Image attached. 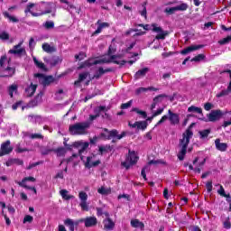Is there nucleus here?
I'll use <instances>...</instances> for the list:
<instances>
[{"label": "nucleus", "mask_w": 231, "mask_h": 231, "mask_svg": "<svg viewBox=\"0 0 231 231\" xmlns=\"http://www.w3.org/2000/svg\"><path fill=\"white\" fill-rule=\"evenodd\" d=\"M192 136H194V133H192L190 128H188L182 134V138L180 140V151L177 156L180 162L185 160V155L187 154V147H189V143H190V138H192Z\"/></svg>", "instance_id": "obj_1"}, {"label": "nucleus", "mask_w": 231, "mask_h": 231, "mask_svg": "<svg viewBox=\"0 0 231 231\" xmlns=\"http://www.w3.org/2000/svg\"><path fill=\"white\" fill-rule=\"evenodd\" d=\"M88 129H89L88 122L76 123L69 127L70 134L74 135L88 134Z\"/></svg>", "instance_id": "obj_2"}, {"label": "nucleus", "mask_w": 231, "mask_h": 231, "mask_svg": "<svg viewBox=\"0 0 231 231\" xmlns=\"http://www.w3.org/2000/svg\"><path fill=\"white\" fill-rule=\"evenodd\" d=\"M24 14H31L32 17H41V15L51 14V9L42 12L41 11V5H39V4H28L24 10Z\"/></svg>", "instance_id": "obj_3"}, {"label": "nucleus", "mask_w": 231, "mask_h": 231, "mask_svg": "<svg viewBox=\"0 0 231 231\" xmlns=\"http://www.w3.org/2000/svg\"><path fill=\"white\" fill-rule=\"evenodd\" d=\"M168 115L169 116H163L156 125H161V124L167 122V120L170 121L171 125H178V124H180V115L173 113L171 110H168Z\"/></svg>", "instance_id": "obj_4"}, {"label": "nucleus", "mask_w": 231, "mask_h": 231, "mask_svg": "<svg viewBox=\"0 0 231 231\" xmlns=\"http://www.w3.org/2000/svg\"><path fill=\"white\" fill-rule=\"evenodd\" d=\"M23 41H21L18 44L14 45L8 51L9 55H14V57H26V48L23 46Z\"/></svg>", "instance_id": "obj_5"}, {"label": "nucleus", "mask_w": 231, "mask_h": 231, "mask_svg": "<svg viewBox=\"0 0 231 231\" xmlns=\"http://www.w3.org/2000/svg\"><path fill=\"white\" fill-rule=\"evenodd\" d=\"M0 68L5 69L8 74L6 77H12L15 73V69L10 67V60L6 56H2L0 59Z\"/></svg>", "instance_id": "obj_6"}, {"label": "nucleus", "mask_w": 231, "mask_h": 231, "mask_svg": "<svg viewBox=\"0 0 231 231\" xmlns=\"http://www.w3.org/2000/svg\"><path fill=\"white\" fill-rule=\"evenodd\" d=\"M136 162H138V155H136L135 152L129 151V154L126 157L125 162H122V165L125 169H129V167H131V165H134V163H136Z\"/></svg>", "instance_id": "obj_7"}, {"label": "nucleus", "mask_w": 231, "mask_h": 231, "mask_svg": "<svg viewBox=\"0 0 231 231\" xmlns=\"http://www.w3.org/2000/svg\"><path fill=\"white\" fill-rule=\"evenodd\" d=\"M79 207L81 208V210L85 212H89V204L88 203V193L86 191H79Z\"/></svg>", "instance_id": "obj_8"}, {"label": "nucleus", "mask_w": 231, "mask_h": 231, "mask_svg": "<svg viewBox=\"0 0 231 231\" xmlns=\"http://www.w3.org/2000/svg\"><path fill=\"white\" fill-rule=\"evenodd\" d=\"M152 32H154L155 33H157V35L155 36V39L157 41H160V39L161 40L165 39V37H167V35L169 34L167 31H163V29H162V27L158 26V24L156 23L152 24Z\"/></svg>", "instance_id": "obj_9"}, {"label": "nucleus", "mask_w": 231, "mask_h": 231, "mask_svg": "<svg viewBox=\"0 0 231 231\" xmlns=\"http://www.w3.org/2000/svg\"><path fill=\"white\" fill-rule=\"evenodd\" d=\"M34 78L38 79L39 82L42 84V86H50V84L55 82V79L52 76H44L42 74H34Z\"/></svg>", "instance_id": "obj_10"}, {"label": "nucleus", "mask_w": 231, "mask_h": 231, "mask_svg": "<svg viewBox=\"0 0 231 231\" xmlns=\"http://www.w3.org/2000/svg\"><path fill=\"white\" fill-rule=\"evenodd\" d=\"M27 181H35V178L33 177H26L24 179H23L22 181L20 182H17V184L20 186V187H23V189H28L29 190H32L34 192V194H37V189H35V187H30L28 186Z\"/></svg>", "instance_id": "obj_11"}, {"label": "nucleus", "mask_w": 231, "mask_h": 231, "mask_svg": "<svg viewBox=\"0 0 231 231\" xmlns=\"http://www.w3.org/2000/svg\"><path fill=\"white\" fill-rule=\"evenodd\" d=\"M10 140L5 141L1 144V152L0 156H5L6 154H10L12 151H14V147L10 144Z\"/></svg>", "instance_id": "obj_12"}, {"label": "nucleus", "mask_w": 231, "mask_h": 231, "mask_svg": "<svg viewBox=\"0 0 231 231\" xmlns=\"http://www.w3.org/2000/svg\"><path fill=\"white\" fill-rule=\"evenodd\" d=\"M107 62H109V60L106 59H100V60L90 59L85 61L81 66V68H89L90 66H95L97 64H102V63H107Z\"/></svg>", "instance_id": "obj_13"}, {"label": "nucleus", "mask_w": 231, "mask_h": 231, "mask_svg": "<svg viewBox=\"0 0 231 231\" xmlns=\"http://www.w3.org/2000/svg\"><path fill=\"white\" fill-rule=\"evenodd\" d=\"M223 116V112L221 110H212L208 116L209 122H217Z\"/></svg>", "instance_id": "obj_14"}, {"label": "nucleus", "mask_w": 231, "mask_h": 231, "mask_svg": "<svg viewBox=\"0 0 231 231\" xmlns=\"http://www.w3.org/2000/svg\"><path fill=\"white\" fill-rule=\"evenodd\" d=\"M94 160H95V155L87 157L85 167H87V169H91V167H97V165H100V160H97V161H94Z\"/></svg>", "instance_id": "obj_15"}, {"label": "nucleus", "mask_w": 231, "mask_h": 231, "mask_svg": "<svg viewBox=\"0 0 231 231\" xmlns=\"http://www.w3.org/2000/svg\"><path fill=\"white\" fill-rule=\"evenodd\" d=\"M106 218L103 221L105 230H113L115 228V223L111 218H109V213H105Z\"/></svg>", "instance_id": "obj_16"}, {"label": "nucleus", "mask_w": 231, "mask_h": 231, "mask_svg": "<svg viewBox=\"0 0 231 231\" xmlns=\"http://www.w3.org/2000/svg\"><path fill=\"white\" fill-rule=\"evenodd\" d=\"M164 98H167V95H165V94H161V95L155 97L153 98V102L151 106V110L152 111L153 109H156V106H158V104H162V102H163Z\"/></svg>", "instance_id": "obj_17"}, {"label": "nucleus", "mask_w": 231, "mask_h": 231, "mask_svg": "<svg viewBox=\"0 0 231 231\" xmlns=\"http://www.w3.org/2000/svg\"><path fill=\"white\" fill-rule=\"evenodd\" d=\"M226 73H229L230 82L226 89L222 90L220 93L217 95V98H221V97H226L231 93V70L228 69Z\"/></svg>", "instance_id": "obj_18"}, {"label": "nucleus", "mask_w": 231, "mask_h": 231, "mask_svg": "<svg viewBox=\"0 0 231 231\" xmlns=\"http://www.w3.org/2000/svg\"><path fill=\"white\" fill-rule=\"evenodd\" d=\"M201 48H204V45H190L189 47H187L186 49L182 50L180 53L181 55H187L189 53H191V51L201 50Z\"/></svg>", "instance_id": "obj_19"}, {"label": "nucleus", "mask_w": 231, "mask_h": 231, "mask_svg": "<svg viewBox=\"0 0 231 231\" xmlns=\"http://www.w3.org/2000/svg\"><path fill=\"white\" fill-rule=\"evenodd\" d=\"M158 163H164L162 161H154V160H152L148 162V164L141 171V175L143 176V178L144 180H147V175L145 174V171H149V166L150 165H158Z\"/></svg>", "instance_id": "obj_20"}, {"label": "nucleus", "mask_w": 231, "mask_h": 231, "mask_svg": "<svg viewBox=\"0 0 231 231\" xmlns=\"http://www.w3.org/2000/svg\"><path fill=\"white\" fill-rule=\"evenodd\" d=\"M35 91H37V84L31 83L25 88L26 97H33V95H35Z\"/></svg>", "instance_id": "obj_21"}, {"label": "nucleus", "mask_w": 231, "mask_h": 231, "mask_svg": "<svg viewBox=\"0 0 231 231\" xmlns=\"http://www.w3.org/2000/svg\"><path fill=\"white\" fill-rule=\"evenodd\" d=\"M97 223H98V220L95 217H86L85 226L87 228H91L93 226H97Z\"/></svg>", "instance_id": "obj_22"}, {"label": "nucleus", "mask_w": 231, "mask_h": 231, "mask_svg": "<svg viewBox=\"0 0 231 231\" xmlns=\"http://www.w3.org/2000/svg\"><path fill=\"white\" fill-rule=\"evenodd\" d=\"M74 145H75V147H77L79 149V154H82V152H84V151H86V149H88V147H89V143H88V142L83 143V142L79 141V142H76L74 143Z\"/></svg>", "instance_id": "obj_23"}, {"label": "nucleus", "mask_w": 231, "mask_h": 231, "mask_svg": "<svg viewBox=\"0 0 231 231\" xmlns=\"http://www.w3.org/2000/svg\"><path fill=\"white\" fill-rule=\"evenodd\" d=\"M215 145L217 151H220L221 152H225L228 149V144L221 143V140L219 139H216Z\"/></svg>", "instance_id": "obj_24"}, {"label": "nucleus", "mask_w": 231, "mask_h": 231, "mask_svg": "<svg viewBox=\"0 0 231 231\" xmlns=\"http://www.w3.org/2000/svg\"><path fill=\"white\" fill-rule=\"evenodd\" d=\"M130 225L133 228H139L140 230H143V228H145V225L138 219H132Z\"/></svg>", "instance_id": "obj_25"}, {"label": "nucleus", "mask_w": 231, "mask_h": 231, "mask_svg": "<svg viewBox=\"0 0 231 231\" xmlns=\"http://www.w3.org/2000/svg\"><path fill=\"white\" fill-rule=\"evenodd\" d=\"M147 73H149V68H143V69L138 70L134 74L135 80H138L139 79H142V77H145V75H147Z\"/></svg>", "instance_id": "obj_26"}, {"label": "nucleus", "mask_w": 231, "mask_h": 231, "mask_svg": "<svg viewBox=\"0 0 231 231\" xmlns=\"http://www.w3.org/2000/svg\"><path fill=\"white\" fill-rule=\"evenodd\" d=\"M107 138H111V136H116L117 137V140H122L124 136H125V132H123L122 134H118V131L116 130H112L110 132H107Z\"/></svg>", "instance_id": "obj_27"}, {"label": "nucleus", "mask_w": 231, "mask_h": 231, "mask_svg": "<svg viewBox=\"0 0 231 231\" xmlns=\"http://www.w3.org/2000/svg\"><path fill=\"white\" fill-rule=\"evenodd\" d=\"M42 50L46 53H53V52L57 51V49L55 47L50 45L49 43H43Z\"/></svg>", "instance_id": "obj_28"}, {"label": "nucleus", "mask_w": 231, "mask_h": 231, "mask_svg": "<svg viewBox=\"0 0 231 231\" xmlns=\"http://www.w3.org/2000/svg\"><path fill=\"white\" fill-rule=\"evenodd\" d=\"M64 225L66 226H69L70 231H75V226H77L76 222L73 221V219H70V218H67L66 220H64Z\"/></svg>", "instance_id": "obj_29"}, {"label": "nucleus", "mask_w": 231, "mask_h": 231, "mask_svg": "<svg viewBox=\"0 0 231 231\" xmlns=\"http://www.w3.org/2000/svg\"><path fill=\"white\" fill-rule=\"evenodd\" d=\"M60 194L61 196V198H63V199H75V196L73 195H69V191L67 189H61L60 191Z\"/></svg>", "instance_id": "obj_30"}, {"label": "nucleus", "mask_w": 231, "mask_h": 231, "mask_svg": "<svg viewBox=\"0 0 231 231\" xmlns=\"http://www.w3.org/2000/svg\"><path fill=\"white\" fill-rule=\"evenodd\" d=\"M88 76H89V73L88 72H83L79 74V79L74 82L75 86H79L80 82L86 80V79H88Z\"/></svg>", "instance_id": "obj_31"}, {"label": "nucleus", "mask_w": 231, "mask_h": 231, "mask_svg": "<svg viewBox=\"0 0 231 231\" xmlns=\"http://www.w3.org/2000/svg\"><path fill=\"white\" fill-rule=\"evenodd\" d=\"M107 71H109V69L104 70V69L102 67H100L94 74V79H100V77H102V75H104V73H107Z\"/></svg>", "instance_id": "obj_32"}, {"label": "nucleus", "mask_w": 231, "mask_h": 231, "mask_svg": "<svg viewBox=\"0 0 231 231\" xmlns=\"http://www.w3.org/2000/svg\"><path fill=\"white\" fill-rule=\"evenodd\" d=\"M189 113H198L199 115H201L203 113V110L201 107L191 106L188 108Z\"/></svg>", "instance_id": "obj_33"}, {"label": "nucleus", "mask_w": 231, "mask_h": 231, "mask_svg": "<svg viewBox=\"0 0 231 231\" xmlns=\"http://www.w3.org/2000/svg\"><path fill=\"white\" fill-rule=\"evenodd\" d=\"M4 16L8 19L11 23H19V19L15 18V16L10 15L8 12H4L3 13Z\"/></svg>", "instance_id": "obj_34"}, {"label": "nucleus", "mask_w": 231, "mask_h": 231, "mask_svg": "<svg viewBox=\"0 0 231 231\" xmlns=\"http://www.w3.org/2000/svg\"><path fill=\"white\" fill-rule=\"evenodd\" d=\"M0 41H10V33L6 31L0 32Z\"/></svg>", "instance_id": "obj_35"}, {"label": "nucleus", "mask_w": 231, "mask_h": 231, "mask_svg": "<svg viewBox=\"0 0 231 231\" xmlns=\"http://www.w3.org/2000/svg\"><path fill=\"white\" fill-rule=\"evenodd\" d=\"M42 102V94H38L32 102H31L32 106H38Z\"/></svg>", "instance_id": "obj_36"}, {"label": "nucleus", "mask_w": 231, "mask_h": 231, "mask_svg": "<svg viewBox=\"0 0 231 231\" xmlns=\"http://www.w3.org/2000/svg\"><path fill=\"white\" fill-rule=\"evenodd\" d=\"M132 111H134V113H137V115L142 116V118H147V113L145 111L140 110V108H133Z\"/></svg>", "instance_id": "obj_37"}, {"label": "nucleus", "mask_w": 231, "mask_h": 231, "mask_svg": "<svg viewBox=\"0 0 231 231\" xmlns=\"http://www.w3.org/2000/svg\"><path fill=\"white\" fill-rule=\"evenodd\" d=\"M54 152H56L58 157L65 156V154H66V148H63V147L58 148V149L54 150Z\"/></svg>", "instance_id": "obj_38"}, {"label": "nucleus", "mask_w": 231, "mask_h": 231, "mask_svg": "<svg viewBox=\"0 0 231 231\" xmlns=\"http://www.w3.org/2000/svg\"><path fill=\"white\" fill-rule=\"evenodd\" d=\"M217 194L223 196V198H227L226 201H230V195H226L225 193V189L223 188V186H220V189L217 190Z\"/></svg>", "instance_id": "obj_39"}, {"label": "nucleus", "mask_w": 231, "mask_h": 231, "mask_svg": "<svg viewBox=\"0 0 231 231\" xmlns=\"http://www.w3.org/2000/svg\"><path fill=\"white\" fill-rule=\"evenodd\" d=\"M175 8L177 9V12H185V10L189 8V5L187 4H180L175 6Z\"/></svg>", "instance_id": "obj_40"}, {"label": "nucleus", "mask_w": 231, "mask_h": 231, "mask_svg": "<svg viewBox=\"0 0 231 231\" xmlns=\"http://www.w3.org/2000/svg\"><path fill=\"white\" fill-rule=\"evenodd\" d=\"M33 62L35 64V66H37V68H40V69H44L45 66L44 63H42V61H39V60H37V58L33 57Z\"/></svg>", "instance_id": "obj_41"}, {"label": "nucleus", "mask_w": 231, "mask_h": 231, "mask_svg": "<svg viewBox=\"0 0 231 231\" xmlns=\"http://www.w3.org/2000/svg\"><path fill=\"white\" fill-rule=\"evenodd\" d=\"M43 26L46 28V30H51L52 28H55V23L52 21H48L43 24Z\"/></svg>", "instance_id": "obj_42"}, {"label": "nucleus", "mask_w": 231, "mask_h": 231, "mask_svg": "<svg viewBox=\"0 0 231 231\" xmlns=\"http://www.w3.org/2000/svg\"><path fill=\"white\" fill-rule=\"evenodd\" d=\"M98 194L106 195L111 192L109 189H106L105 187H101L97 189Z\"/></svg>", "instance_id": "obj_43"}, {"label": "nucleus", "mask_w": 231, "mask_h": 231, "mask_svg": "<svg viewBox=\"0 0 231 231\" xmlns=\"http://www.w3.org/2000/svg\"><path fill=\"white\" fill-rule=\"evenodd\" d=\"M60 61V59L59 57H53L49 60L51 66H57V64H59Z\"/></svg>", "instance_id": "obj_44"}, {"label": "nucleus", "mask_w": 231, "mask_h": 231, "mask_svg": "<svg viewBox=\"0 0 231 231\" xmlns=\"http://www.w3.org/2000/svg\"><path fill=\"white\" fill-rule=\"evenodd\" d=\"M165 14H168L169 15H172V14H176L177 9H176V6L175 7H167L165 10H164Z\"/></svg>", "instance_id": "obj_45"}, {"label": "nucleus", "mask_w": 231, "mask_h": 231, "mask_svg": "<svg viewBox=\"0 0 231 231\" xmlns=\"http://www.w3.org/2000/svg\"><path fill=\"white\" fill-rule=\"evenodd\" d=\"M60 3H62L63 5H65L63 6L65 10H69L70 8H73V5L69 4L68 0H60Z\"/></svg>", "instance_id": "obj_46"}, {"label": "nucleus", "mask_w": 231, "mask_h": 231, "mask_svg": "<svg viewBox=\"0 0 231 231\" xmlns=\"http://www.w3.org/2000/svg\"><path fill=\"white\" fill-rule=\"evenodd\" d=\"M199 133L200 138L203 139V138H207L208 136V134H210V130L206 129V130L200 131Z\"/></svg>", "instance_id": "obj_47"}, {"label": "nucleus", "mask_w": 231, "mask_h": 231, "mask_svg": "<svg viewBox=\"0 0 231 231\" xmlns=\"http://www.w3.org/2000/svg\"><path fill=\"white\" fill-rule=\"evenodd\" d=\"M30 122L37 124V122H40L42 120L40 116H29Z\"/></svg>", "instance_id": "obj_48"}, {"label": "nucleus", "mask_w": 231, "mask_h": 231, "mask_svg": "<svg viewBox=\"0 0 231 231\" xmlns=\"http://www.w3.org/2000/svg\"><path fill=\"white\" fill-rule=\"evenodd\" d=\"M137 129H147V122L145 121H141L137 122Z\"/></svg>", "instance_id": "obj_49"}, {"label": "nucleus", "mask_w": 231, "mask_h": 231, "mask_svg": "<svg viewBox=\"0 0 231 231\" xmlns=\"http://www.w3.org/2000/svg\"><path fill=\"white\" fill-rule=\"evenodd\" d=\"M231 41V36H227L226 38H223L222 40H220L218 42V43H220L221 46L225 45V44H228V42H230Z\"/></svg>", "instance_id": "obj_50"}, {"label": "nucleus", "mask_w": 231, "mask_h": 231, "mask_svg": "<svg viewBox=\"0 0 231 231\" xmlns=\"http://www.w3.org/2000/svg\"><path fill=\"white\" fill-rule=\"evenodd\" d=\"M203 59H205V55L199 54L198 56L191 59V62H199L200 60H203Z\"/></svg>", "instance_id": "obj_51"}, {"label": "nucleus", "mask_w": 231, "mask_h": 231, "mask_svg": "<svg viewBox=\"0 0 231 231\" xmlns=\"http://www.w3.org/2000/svg\"><path fill=\"white\" fill-rule=\"evenodd\" d=\"M14 91H17V85H11L9 87V95H10L11 97H14Z\"/></svg>", "instance_id": "obj_52"}, {"label": "nucleus", "mask_w": 231, "mask_h": 231, "mask_svg": "<svg viewBox=\"0 0 231 231\" xmlns=\"http://www.w3.org/2000/svg\"><path fill=\"white\" fill-rule=\"evenodd\" d=\"M133 106V100L128 101L127 103H124L121 105V109H129Z\"/></svg>", "instance_id": "obj_53"}, {"label": "nucleus", "mask_w": 231, "mask_h": 231, "mask_svg": "<svg viewBox=\"0 0 231 231\" xmlns=\"http://www.w3.org/2000/svg\"><path fill=\"white\" fill-rule=\"evenodd\" d=\"M146 91H149L148 88H139L135 90V94L142 95V93H146Z\"/></svg>", "instance_id": "obj_54"}, {"label": "nucleus", "mask_w": 231, "mask_h": 231, "mask_svg": "<svg viewBox=\"0 0 231 231\" xmlns=\"http://www.w3.org/2000/svg\"><path fill=\"white\" fill-rule=\"evenodd\" d=\"M76 60H83V59H86V53L85 52H79V54L75 55Z\"/></svg>", "instance_id": "obj_55"}, {"label": "nucleus", "mask_w": 231, "mask_h": 231, "mask_svg": "<svg viewBox=\"0 0 231 231\" xmlns=\"http://www.w3.org/2000/svg\"><path fill=\"white\" fill-rule=\"evenodd\" d=\"M33 221V217L27 215L23 218V223H32Z\"/></svg>", "instance_id": "obj_56"}, {"label": "nucleus", "mask_w": 231, "mask_h": 231, "mask_svg": "<svg viewBox=\"0 0 231 231\" xmlns=\"http://www.w3.org/2000/svg\"><path fill=\"white\" fill-rule=\"evenodd\" d=\"M163 109L164 108H159L158 110L153 112L152 118H155V116H160V115H162V113H163Z\"/></svg>", "instance_id": "obj_57"}, {"label": "nucleus", "mask_w": 231, "mask_h": 231, "mask_svg": "<svg viewBox=\"0 0 231 231\" xmlns=\"http://www.w3.org/2000/svg\"><path fill=\"white\" fill-rule=\"evenodd\" d=\"M28 152V149L22 148L21 144H17V146H16V152Z\"/></svg>", "instance_id": "obj_58"}, {"label": "nucleus", "mask_w": 231, "mask_h": 231, "mask_svg": "<svg viewBox=\"0 0 231 231\" xmlns=\"http://www.w3.org/2000/svg\"><path fill=\"white\" fill-rule=\"evenodd\" d=\"M138 26H140L141 28H143V30H146V31L152 30V25H149V24L143 25V23H140L138 24Z\"/></svg>", "instance_id": "obj_59"}, {"label": "nucleus", "mask_w": 231, "mask_h": 231, "mask_svg": "<svg viewBox=\"0 0 231 231\" xmlns=\"http://www.w3.org/2000/svg\"><path fill=\"white\" fill-rule=\"evenodd\" d=\"M214 107V105H212L211 103H206L204 105V109L206 111H210V109H212Z\"/></svg>", "instance_id": "obj_60"}, {"label": "nucleus", "mask_w": 231, "mask_h": 231, "mask_svg": "<svg viewBox=\"0 0 231 231\" xmlns=\"http://www.w3.org/2000/svg\"><path fill=\"white\" fill-rule=\"evenodd\" d=\"M108 149H109V146H99V152L101 154H104V152H107Z\"/></svg>", "instance_id": "obj_61"}, {"label": "nucleus", "mask_w": 231, "mask_h": 231, "mask_svg": "<svg viewBox=\"0 0 231 231\" xmlns=\"http://www.w3.org/2000/svg\"><path fill=\"white\" fill-rule=\"evenodd\" d=\"M206 189H207L208 192H212V181H208L206 183Z\"/></svg>", "instance_id": "obj_62"}, {"label": "nucleus", "mask_w": 231, "mask_h": 231, "mask_svg": "<svg viewBox=\"0 0 231 231\" xmlns=\"http://www.w3.org/2000/svg\"><path fill=\"white\" fill-rule=\"evenodd\" d=\"M224 228H226V229L231 228V224H230V221H229V220H226V221L224 222Z\"/></svg>", "instance_id": "obj_63"}, {"label": "nucleus", "mask_w": 231, "mask_h": 231, "mask_svg": "<svg viewBox=\"0 0 231 231\" xmlns=\"http://www.w3.org/2000/svg\"><path fill=\"white\" fill-rule=\"evenodd\" d=\"M31 138H32V140L35 139V138H40V139H42V135L40 134H31Z\"/></svg>", "instance_id": "obj_64"}]
</instances>
